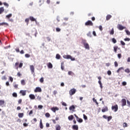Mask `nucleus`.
I'll return each mask as SVG.
<instances>
[{
  "instance_id": "a211bd4d",
  "label": "nucleus",
  "mask_w": 130,
  "mask_h": 130,
  "mask_svg": "<svg viewBox=\"0 0 130 130\" xmlns=\"http://www.w3.org/2000/svg\"><path fill=\"white\" fill-rule=\"evenodd\" d=\"M20 94H22V96L26 95V90H20Z\"/></svg>"
},
{
  "instance_id": "5fc2aeb1",
  "label": "nucleus",
  "mask_w": 130,
  "mask_h": 130,
  "mask_svg": "<svg viewBox=\"0 0 130 130\" xmlns=\"http://www.w3.org/2000/svg\"><path fill=\"white\" fill-rule=\"evenodd\" d=\"M122 86H126V82L123 81V82L122 83Z\"/></svg>"
},
{
  "instance_id": "dca6fc26",
  "label": "nucleus",
  "mask_w": 130,
  "mask_h": 130,
  "mask_svg": "<svg viewBox=\"0 0 130 130\" xmlns=\"http://www.w3.org/2000/svg\"><path fill=\"white\" fill-rule=\"evenodd\" d=\"M73 129H76V130H78L79 129V126L78 125H74L72 126Z\"/></svg>"
},
{
  "instance_id": "a878e982",
  "label": "nucleus",
  "mask_w": 130,
  "mask_h": 130,
  "mask_svg": "<svg viewBox=\"0 0 130 130\" xmlns=\"http://www.w3.org/2000/svg\"><path fill=\"white\" fill-rule=\"evenodd\" d=\"M24 116V113H19L18 114V117H20V118H22Z\"/></svg>"
},
{
  "instance_id": "37998d69",
  "label": "nucleus",
  "mask_w": 130,
  "mask_h": 130,
  "mask_svg": "<svg viewBox=\"0 0 130 130\" xmlns=\"http://www.w3.org/2000/svg\"><path fill=\"white\" fill-rule=\"evenodd\" d=\"M45 116L47 117H50V114H49V113H46L45 114Z\"/></svg>"
},
{
  "instance_id": "4d7b16f0",
  "label": "nucleus",
  "mask_w": 130,
  "mask_h": 130,
  "mask_svg": "<svg viewBox=\"0 0 130 130\" xmlns=\"http://www.w3.org/2000/svg\"><path fill=\"white\" fill-rule=\"evenodd\" d=\"M38 108H39V109H42L43 108V106H42V105H39L38 106Z\"/></svg>"
},
{
  "instance_id": "58836bf2",
  "label": "nucleus",
  "mask_w": 130,
  "mask_h": 130,
  "mask_svg": "<svg viewBox=\"0 0 130 130\" xmlns=\"http://www.w3.org/2000/svg\"><path fill=\"white\" fill-rule=\"evenodd\" d=\"M107 119H108V121H110V120H111V119H112V116H110L108 117Z\"/></svg>"
},
{
  "instance_id": "393cba45",
  "label": "nucleus",
  "mask_w": 130,
  "mask_h": 130,
  "mask_svg": "<svg viewBox=\"0 0 130 130\" xmlns=\"http://www.w3.org/2000/svg\"><path fill=\"white\" fill-rule=\"evenodd\" d=\"M76 120L80 123H82L83 122V119L80 118H79V117H78V118L76 119Z\"/></svg>"
},
{
  "instance_id": "5701e85b",
  "label": "nucleus",
  "mask_w": 130,
  "mask_h": 130,
  "mask_svg": "<svg viewBox=\"0 0 130 130\" xmlns=\"http://www.w3.org/2000/svg\"><path fill=\"white\" fill-rule=\"evenodd\" d=\"M69 120H73L74 119V115H71L68 117Z\"/></svg>"
},
{
  "instance_id": "f257e3e1",
  "label": "nucleus",
  "mask_w": 130,
  "mask_h": 130,
  "mask_svg": "<svg viewBox=\"0 0 130 130\" xmlns=\"http://www.w3.org/2000/svg\"><path fill=\"white\" fill-rule=\"evenodd\" d=\"M63 58H66V59H71V60L73 61L75 60L76 59L75 58H73V57L70 55H64L63 56Z\"/></svg>"
},
{
  "instance_id": "9d476101",
  "label": "nucleus",
  "mask_w": 130,
  "mask_h": 130,
  "mask_svg": "<svg viewBox=\"0 0 130 130\" xmlns=\"http://www.w3.org/2000/svg\"><path fill=\"white\" fill-rule=\"evenodd\" d=\"M102 112H106L107 111H108V107H104L102 109Z\"/></svg>"
},
{
  "instance_id": "f3484780",
  "label": "nucleus",
  "mask_w": 130,
  "mask_h": 130,
  "mask_svg": "<svg viewBox=\"0 0 130 130\" xmlns=\"http://www.w3.org/2000/svg\"><path fill=\"white\" fill-rule=\"evenodd\" d=\"M111 18H112V16H111V15L109 14L106 16V20L109 21V20H110Z\"/></svg>"
},
{
  "instance_id": "c9c22d12",
  "label": "nucleus",
  "mask_w": 130,
  "mask_h": 130,
  "mask_svg": "<svg viewBox=\"0 0 130 130\" xmlns=\"http://www.w3.org/2000/svg\"><path fill=\"white\" fill-rule=\"evenodd\" d=\"M12 16V14H9V15H6V18H7V19H10V18H11Z\"/></svg>"
},
{
  "instance_id": "ea45409f",
  "label": "nucleus",
  "mask_w": 130,
  "mask_h": 130,
  "mask_svg": "<svg viewBox=\"0 0 130 130\" xmlns=\"http://www.w3.org/2000/svg\"><path fill=\"white\" fill-rule=\"evenodd\" d=\"M40 83H43L44 82V78L41 77L40 80Z\"/></svg>"
},
{
  "instance_id": "69168bd1",
  "label": "nucleus",
  "mask_w": 130,
  "mask_h": 130,
  "mask_svg": "<svg viewBox=\"0 0 130 130\" xmlns=\"http://www.w3.org/2000/svg\"><path fill=\"white\" fill-rule=\"evenodd\" d=\"M127 104L128 107H130V102L129 101H127Z\"/></svg>"
},
{
  "instance_id": "20e7f679",
  "label": "nucleus",
  "mask_w": 130,
  "mask_h": 130,
  "mask_svg": "<svg viewBox=\"0 0 130 130\" xmlns=\"http://www.w3.org/2000/svg\"><path fill=\"white\" fill-rule=\"evenodd\" d=\"M112 110H114L115 112H116V111L118 110V106L117 105H116L115 106H112Z\"/></svg>"
},
{
  "instance_id": "aec40b11",
  "label": "nucleus",
  "mask_w": 130,
  "mask_h": 130,
  "mask_svg": "<svg viewBox=\"0 0 130 130\" xmlns=\"http://www.w3.org/2000/svg\"><path fill=\"white\" fill-rule=\"evenodd\" d=\"M75 108H76L75 107V106L72 105L71 107H70L69 109L70 110H72V111L74 112V111H75L74 110H75Z\"/></svg>"
},
{
  "instance_id": "a19ab883",
  "label": "nucleus",
  "mask_w": 130,
  "mask_h": 130,
  "mask_svg": "<svg viewBox=\"0 0 130 130\" xmlns=\"http://www.w3.org/2000/svg\"><path fill=\"white\" fill-rule=\"evenodd\" d=\"M123 127H127V123L124 122L123 123Z\"/></svg>"
},
{
  "instance_id": "79ce46f5",
  "label": "nucleus",
  "mask_w": 130,
  "mask_h": 130,
  "mask_svg": "<svg viewBox=\"0 0 130 130\" xmlns=\"http://www.w3.org/2000/svg\"><path fill=\"white\" fill-rule=\"evenodd\" d=\"M21 85H25L26 83H25V80H21Z\"/></svg>"
},
{
  "instance_id": "0eeeda50",
  "label": "nucleus",
  "mask_w": 130,
  "mask_h": 130,
  "mask_svg": "<svg viewBox=\"0 0 130 130\" xmlns=\"http://www.w3.org/2000/svg\"><path fill=\"white\" fill-rule=\"evenodd\" d=\"M83 45L86 49H90V46H89V44L87 43L83 42Z\"/></svg>"
},
{
  "instance_id": "f03ea898",
  "label": "nucleus",
  "mask_w": 130,
  "mask_h": 130,
  "mask_svg": "<svg viewBox=\"0 0 130 130\" xmlns=\"http://www.w3.org/2000/svg\"><path fill=\"white\" fill-rule=\"evenodd\" d=\"M76 91H77V90H76V89H75V88L71 89L69 91V94H70V96H73V95H74V94H75Z\"/></svg>"
},
{
  "instance_id": "bf43d9fd",
  "label": "nucleus",
  "mask_w": 130,
  "mask_h": 130,
  "mask_svg": "<svg viewBox=\"0 0 130 130\" xmlns=\"http://www.w3.org/2000/svg\"><path fill=\"white\" fill-rule=\"evenodd\" d=\"M125 32H126V33L127 35H130V32H129V31H128V30H125Z\"/></svg>"
},
{
  "instance_id": "2f4dec72",
  "label": "nucleus",
  "mask_w": 130,
  "mask_h": 130,
  "mask_svg": "<svg viewBox=\"0 0 130 130\" xmlns=\"http://www.w3.org/2000/svg\"><path fill=\"white\" fill-rule=\"evenodd\" d=\"M93 102L95 103V104H96V105H98V106H99V104L97 102V100L95 99V98L93 99Z\"/></svg>"
},
{
  "instance_id": "6e6d98bb",
  "label": "nucleus",
  "mask_w": 130,
  "mask_h": 130,
  "mask_svg": "<svg viewBox=\"0 0 130 130\" xmlns=\"http://www.w3.org/2000/svg\"><path fill=\"white\" fill-rule=\"evenodd\" d=\"M56 32H60V28L57 27L56 28Z\"/></svg>"
},
{
  "instance_id": "412c9836",
  "label": "nucleus",
  "mask_w": 130,
  "mask_h": 130,
  "mask_svg": "<svg viewBox=\"0 0 130 130\" xmlns=\"http://www.w3.org/2000/svg\"><path fill=\"white\" fill-rule=\"evenodd\" d=\"M40 127L42 129L43 128V124L42 123V119L40 120Z\"/></svg>"
},
{
  "instance_id": "1a4fd4ad",
  "label": "nucleus",
  "mask_w": 130,
  "mask_h": 130,
  "mask_svg": "<svg viewBox=\"0 0 130 130\" xmlns=\"http://www.w3.org/2000/svg\"><path fill=\"white\" fill-rule=\"evenodd\" d=\"M122 106H125L126 105V100L124 99H122Z\"/></svg>"
},
{
  "instance_id": "8fccbe9b",
  "label": "nucleus",
  "mask_w": 130,
  "mask_h": 130,
  "mask_svg": "<svg viewBox=\"0 0 130 130\" xmlns=\"http://www.w3.org/2000/svg\"><path fill=\"white\" fill-rule=\"evenodd\" d=\"M99 28L100 30V31H103V28H102V25H100L99 26Z\"/></svg>"
},
{
  "instance_id": "7c9ffc66",
  "label": "nucleus",
  "mask_w": 130,
  "mask_h": 130,
  "mask_svg": "<svg viewBox=\"0 0 130 130\" xmlns=\"http://www.w3.org/2000/svg\"><path fill=\"white\" fill-rule=\"evenodd\" d=\"M4 104H5V101L0 100V106L4 105Z\"/></svg>"
},
{
  "instance_id": "3c124183",
  "label": "nucleus",
  "mask_w": 130,
  "mask_h": 130,
  "mask_svg": "<svg viewBox=\"0 0 130 130\" xmlns=\"http://www.w3.org/2000/svg\"><path fill=\"white\" fill-rule=\"evenodd\" d=\"M25 22H26V23H27V25H28V24H29V18H26L25 20Z\"/></svg>"
},
{
  "instance_id": "338daca9",
  "label": "nucleus",
  "mask_w": 130,
  "mask_h": 130,
  "mask_svg": "<svg viewBox=\"0 0 130 130\" xmlns=\"http://www.w3.org/2000/svg\"><path fill=\"white\" fill-rule=\"evenodd\" d=\"M23 67V63H20L19 64V68H22Z\"/></svg>"
},
{
  "instance_id": "423d86ee",
  "label": "nucleus",
  "mask_w": 130,
  "mask_h": 130,
  "mask_svg": "<svg viewBox=\"0 0 130 130\" xmlns=\"http://www.w3.org/2000/svg\"><path fill=\"white\" fill-rule=\"evenodd\" d=\"M117 28H118L119 30L120 31L123 30V29H125V27L122 26L121 24H118L117 25Z\"/></svg>"
},
{
  "instance_id": "9b49d317",
  "label": "nucleus",
  "mask_w": 130,
  "mask_h": 130,
  "mask_svg": "<svg viewBox=\"0 0 130 130\" xmlns=\"http://www.w3.org/2000/svg\"><path fill=\"white\" fill-rule=\"evenodd\" d=\"M29 97L31 100H34L36 98L35 95L33 94H29Z\"/></svg>"
},
{
  "instance_id": "e433bc0d",
  "label": "nucleus",
  "mask_w": 130,
  "mask_h": 130,
  "mask_svg": "<svg viewBox=\"0 0 130 130\" xmlns=\"http://www.w3.org/2000/svg\"><path fill=\"white\" fill-rule=\"evenodd\" d=\"M68 75H69V76H73V75H74V73L72 71H69L68 72Z\"/></svg>"
},
{
  "instance_id": "ddd939ff",
  "label": "nucleus",
  "mask_w": 130,
  "mask_h": 130,
  "mask_svg": "<svg viewBox=\"0 0 130 130\" xmlns=\"http://www.w3.org/2000/svg\"><path fill=\"white\" fill-rule=\"evenodd\" d=\"M124 70V68L123 67H120L116 71V72L118 73V74H119V72H120L121 71H123Z\"/></svg>"
},
{
  "instance_id": "e2e57ef3",
  "label": "nucleus",
  "mask_w": 130,
  "mask_h": 130,
  "mask_svg": "<svg viewBox=\"0 0 130 130\" xmlns=\"http://www.w3.org/2000/svg\"><path fill=\"white\" fill-rule=\"evenodd\" d=\"M28 124H27L26 123H23V126L25 127H27V126H28Z\"/></svg>"
},
{
  "instance_id": "2eb2a0df",
  "label": "nucleus",
  "mask_w": 130,
  "mask_h": 130,
  "mask_svg": "<svg viewBox=\"0 0 130 130\" xmlns=\"http://www.w3.org/2000/svg\"><path fill=\"white\" fill-rule=\"evenodd\" d=\"M61 69L62 71H63L64 70V62L62 61L61 63Z\"/></svg>"
},
{
  "instance_id": "052dcab7",
  "label": "nucleus",
  "mask_w": 130,
  "mask_h": 130,
  "mask_svg": "<svg viewBox=\"0 0 130 130\" xmlns=\"http://www.w3.org/2000/svg\"><path fill=\"white\" fill-rule=\"evenodd\" d=\"M51 110L53 112H55L56 111H55V108L54 107H53L51 108Z\"/></svg>"
},
{
  "instance_id": "13d9d810",
  "label": "nucleus",
  "mask_w": 130,
  "mask_h": 130,
  "mask_svg": "<svg viewBox=\"0 0 130 130\" xmlns=\"http://www.w3.org/2000/svg\"><path fill=\"white\" fill-rule=\"evenodd\" d=\"M124 41H130V39L128 38H125L124 39Z\"/></svg>"
},
{
  "instance_id": "603ef678",
  "label": "nucleus",
  "mask_w": 130,
  "mask_h": 130,
  "mask_svg": "<svg viewBox=\"0 0 130 130\" xmlns=\"http://www.w3.org/2000/svg\"><path fill=\"white\" fill-rule=\"evenodd\" d=\"M4 6H5L6 7H7V8H9V4L6 2L4 3Z\"/></svg>"
},
{
  "instance_id": "680f3d73",
  "label": "nucleus",
  "mask_w": 130,
  "mask_h": 130,
  "mask_svg": "<svg viewBox=\"0 0 130 130\" xmlns=\"http://www.w3.org/2000/svg\"><path fill=\"white\" fill-rule=\"evenodd\" d=\"M107 74H108V75L109 76H111V71H108L107 72Z\"/></svg>"
},
{
  "instance_id": "cd10ccee",
  "label": "nucleus",
  "mask_w": 130,
  "mask_h": 130,
  "mask_svg": "<svg viewBox=\"0 0 130 130\" xmlns=\"http://www.w3.org/2000/svg\"><path fill=\"white\" fill-rule=\"evenodd\" d=\"M118 49V47L114 46V52H115V53L117 52V49Z\"/></svg>"
},
{
  "instance_id": "6e6552de",
  "label": "nucleus",
  "mask_w": 130,
  "mask_h": 130,
  "mask_svg": "<svg viewBox=\"0 0 130 130\" xmlns=\"http://www.w3.org/2000/svg\"><path fill=\"white\" fill-rule=\"evenodd\" d=\"M30 70L31 72V74H34L35 71V68H34V66L33 65L30 66Z\"/></svg>"
},
{
  "instance_id": "f704fd0d",
  "label": "nucleus",
  "mask_w": 130,
  "mask_h": 130,
  "mask_svg": "<svg viewBox=\"0 0 130 130\" xmlns=\"http://www.w3.org/2000/svg\"><path fill=\"white\" fill-rule=\"evenodd\" d=\"M19 66V62H16L15 64V67L16 68V70H18V69H19V67H18Z\"/></svg>"
},
{
  "instance_id": "49530a36",
  "label": "nucleus",
  "mask_w": 130,
  "mask_h": 130,
  "mask_svg": "<svg viewBox=\"0 0 130 130\" xmlns=\"http://www.w3.org/2000/svg\"><path fill=\"white\" fill-rule=\"evenodd\" d=\"M30 55L29 54H25V57H26V58H29L30 57Z\"/></svg>"
},
{
  "instance_id": "72a5a7b5",
  "label": "nucleus",
  "mask_w": 130,
  "mask_h": 130,
  "mask_svg": "<svg viewBox=\"0 0 130 130\" xmlns=\"http://www.w3.org/2000/svg\"><path fill=\"white\" fill-rule=\"evenodd\" d=\"M99 84H100L101 89H102L103 88V86H102V83L101 82V80H99Z\"/></svg>"
},
{
  "instance_id": "de8ad7c7",
  "label": "nucleus",
  "mask_w": 130,
  "mask_h": 130,
  "mask_svg": "<svg viewBox=\"0 0 130 130\" xmlns=\"http://www.w3.org/2000/svg\"><path fill=\"white\" fill-rule=\"evenodd\" d=\"M83 118L85 120H87L88 119V117H87L86 115L83 114Z\"/></svg>"
},
{
  "instance_id": "c85d7f7f",
  "label": "nucleus",
  "mask_w": 130,
  "mask_h": 130,
  "mask_svg": "<svg viewBox=\"0 0 130 130\" xmlns=\"http://www.w3.org/2000/svg\"><path fill=\"white\" fill-rule=\"evenodd\" d=\"M110 35H113L114 34V29L112 28L111 30L110 31Z\"/></svg>"
},
{
  "instance_id": "09e8293b",
  "label": "nucleus",
  "mask_w": 130,
  "mask_h": 130,
  "mask_svg": "<svg viewBox=\"0 0 130 130\" xmlns=\"http://www.w3.org/2000/svg\"><path fill=\"white\" fill-rule=\"evenodd\" d=\"M9 80L11 82V83H13V81H14V78H13V77H10Z\"/></svg>"
},
{
  "instance_id": "a18cd8bd",
  "label": "nucleus",
  "mask_w": 130,
  "mask_h": 130,
  "mask_svg": "<svg viewBox=\"0 0 130 130\" xmlns=\"http://www.w3.org/2000/svg\"><path fill=\"white\" fill-rule=\"evenodd\" d=\"M114 66L115 68H117V67H118V63H117V61H116L114 62Z\"/></svg>"
},
{
  "instance_id": "4c0bfd02",
  "label": "nucleus",
  "mask_w": 130,
  "mask_h": 130,
  "mask_svg": "<svg viewBox=\"0 0 130 130\" xmlns=\"http://www.w3.org/2000/svg\"><path fill=\"white\" fill-rule=\"evenodd\" d=\"M124 72H125V73H127V74H128L129 73H130L129 69L127 68L126 69H125V70H124Z\"/></svg>"
},
{
  "instance_id": "c756f323",
  "label": "nucleus",
  "mask_w": 130,
  "mask_h": 130,
  "mask_svg": "<svg viewBox=\"0 0 130 130\" xmlns=\"http://www.w3.org/2000/svg\"><path fill=\"white\" fill-rule=\"evenodd\" d=\"M12 96H13V97H15V98H17V97H18V94H17V93H16V92H13V93H12Z\"/></svg>"
},
{
  "instance_id": "4468645a",
  "label": "nucleus",
  "mask_w": 130,
  "mask_h": 130,
  "mask_svg": "<svg viewBox=\"0 0 130 130\" xmlns=\"http://www.w3.org/2000/svg\"><path fill=\"white\" fill-rule=\"evenodd\" d=\"M47 66L49 69H52L53 68V66H52V64L50 62H49L47 64Z\"/></svg>"
},
{
  "instance_id": "6ab92c4d",
  "label": "nucleus",
  "mask_w": 130,
  "mask_h": 130,
  "mask_svg": "<svg viewBox=\"0 0 130 130\" xmlns=\"http://www.w3.org/2000/svg\"><path fill=\"white\" fill-rule=\"evenodd\" d=\"M9 26V23H6V22H2L0 23V26Z\"/></svg>"
},
{
  "instance_id": "774afa93",
  "label": "nucleus",
  "mask_w": 130,
  "mask_h": 130,
  "mask_svg": "<svg viewBox=\"0 0 130 130\" xmlns=\"http://www.w3.org/2000/svg\"><path fill=\"white\" fill-rule=\"evenodd\" d=\"M118 58H121V54H118Z\"/></svg>"
},
{
  "instance_id": "864d4df0",
  "label": "nucleus",
  "mask_w": 130,
  "mask_h": 130,
  "mask_svg": "<svg viewBox=\"0 0 130 130\" xmlns=\"http://www.w3.org/2000/svg\"><path fill=\"white\" fill-rule=\"evenodd\" d=\"M120 43L121 44V45H125V43H124V42H123V41H120Z\"/></svg>"
},
{
  "instance_id": "4be33fe9",
  "label": "nucleus",
  "mask_w": 130,
  "mask_h": 130,
  "mask_svg": "<svg viewBox=\"0 0 130 130\" xmlns=\"http://www.w3.org/2000/svg\"><path fill=\"white\" fill-rule=\"evenodd\" d=\"M5 12V9H4V7H1L0 8V15L3 14Z\"/></svg>"
},
{
  "instance_id": "b1692460",
  "label": "nucleus",
  "mask_w": 130,
  "mask_h": 130,
  "mask_svg": "<svg viewBox=\"0 0 130 130\" xmlns=\"http://www.w3.org/2000/svg\"><path fill=\"white\" fill-rule=\"evenodd\" d=\"M56 127V130H60V129L61 128V127H60V125H56L55 126Z\"/></svg>"
},
{
  "instance_id": "c03bdc74",
  "label": "nucleus",
  "mask_w": 130,
  "mask_h": 130,
  "mask_svg": "<svg viewBox=\"0 0 130 130\" xmlns=\"http://www.w3.org/2000/svg\"><path fill=\"white\" fill-rule=\"evenodd\" d=\"M87 36L88 37H92V34L91 33V32H89L87 34Z\"/></svg>"
},
{
  "instance_id": "f8f14e48",
  "label": "nucleus",
  "mask_w": 130,
  "mask_h": 130,
  "mask_svg": "<svg viewBox=\"0 0 130 130\" xmlns=\"http://www.w3.org/2000/svg\"><path fill=\"white\" fill-rule=\"evenodd\" d=\"M29 20H30V21H31L32 22H37V20H36V19L34 18V17L32 16L29 17Z\"/></svg>"
},
{
  "instance_id": "0e129e2a",
  "label": "nucleus",
  "mask_w": 130,
  "mask_h": 130,
  "mask_svg": "<svg viewBox=\"0 0 130 130\" xmlns=\"http://www.w3.org/2000/svg\"><path fill=\"white\" fill-rule=\"evenodd\" d=\"M17 76H18V77H20L21 76H22V74H21V73L18 72Z\"/></svg>"
},
{
  "instance_id": "473e14b6",
  "label": "nucleus",
  "mask_w": 130,
  "mask_h": 130,
  "mask_svg": "<svg viewBox=\"0 0 130 130\" xmlns=\"http://www.w3.org/2000/svg\"><path fill=\"white\" fill-rule=\"evenodd\" d=\"M112 42H113V43L115 44V43H116L117 41L115 39V38H113L112 39Z\"/></svg>"
},
{
  "instance_id": "39448f33",
  "label": "nucleus",
  "mask_w": 130,
  "mask_h": 130,
  "mask_svg": "<svg viewBox=\"0 0 130 130\" xmlns=\"http://www.w3.org/2000/svg\"><path fill=\"white\" fill-rule=\"evenodd\" d=\"M34 92L35 93H37V92H42V89H41V88L39 87H37L36 88V89L34 90Z\"/></svg>"
},
{
  "instance_id": "7ed1b4c3",
  "label": "nucleus",
  "mask_w": 130,
  "mask_h": 130,
  "mask_svg": "<svg viewBox=\"0 0 130 130\" xmlns=\"http://www.w3.org/2000/svg\"><path fill=\"white\" fill-rule=\"evenodd\" d=\"M85 26H93V22L91 20H88L85 23Z\"/></svg>"
},
{
  "instance_id": "bb28decb",
  "label": "nucleus",
  "mask_w": 130,
  "mask_h": 130,
  "mask_svg": "<svg viewBox=\"0 0 130 130\" xmlns=\"http://www.w3.org/2000/svg\"><path fill=\"white\" fill-rule=\"evenodd\" d=\"M60 57H61L60 56V55H59V54H57L56 55V59H60Z\"/></svg>"
}]
</instances>
